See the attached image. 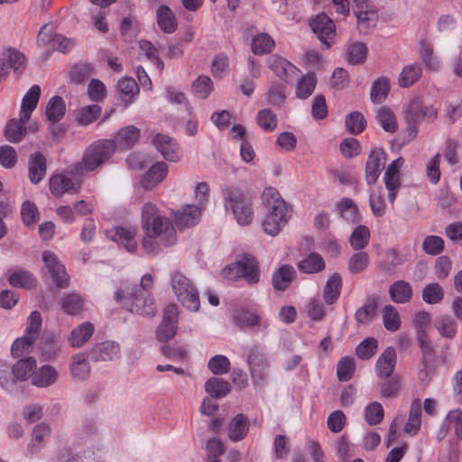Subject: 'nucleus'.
<instances>
[{
    "label": "nucleus",
    "instance_id": "6",
    "mask_svg": "<svg viewBox=\"0 0 462 462\" xmlns=\"http://www.w3.org/2000/svg\"><path fill=\"white\" fill-rule=\"evenodd\" d=\"M171 288L183 307L198 311L200 307L199 296L197 288L189 278L180 272H174L171 279Z\"/></svg>",
    "mask_w": 462,
    "mask_h": 462
},
{
    "label": "nucleus",
    "instance_id": "8",
    "mask_svg": "<svg viewBox=\"0 0 462 462\" xmlns=\"http://www.w3.org/2000/svg\"><path fill=\"white\" fill-rule=\"evenodd\" d=\"M246 364L254 385L263 386L269 375L270 363L265 353L258 346L246 347Z\"/></svg>",
    "mask_w": 462,
    "mask_h": 462
},
{
    "label": "nucleus",
    "instance_id": "13",
    "mask_svg": "<svg viewBox=\"0 0 462 462\" xmlns=\"http://www.w3.org/2000/svg\"><path fill=\"white\" fill-rule=\"evenodd\" d=\"M79 178L71 179L65 174H56L49 180L50 190L55 197H61L65 193H78L81 188Z\"/></svg>",
    "mask_w": 462,
    "mask_h": 462
},
{
    "label": "nucleus",
    "instance_id": "49",
    "mask_svg": "<svg viewBox=\"0 0 462 462\" xmlns=\"http://www.w3.org/2000/svg\"><path fill=\"white\" fill-rule=\"evenodd\" d=\"M434 326L441 337L453 338L457 335V323L450 316H441L435 319Z\"/></svg>",
    "mask_w": 462,
    "mask_h": 462
},
{
    "label": "nucleus",
    "instance_id": "25",
    "mask_svg": "<svg viewBox=\"0 0 462 462\" xmlns=\"http://www.w3.org/2000/svg\"><path fill=\"white\" fill-rule=\"evenodd\" d=\"M402 385V376L395 374L391 377L379 378L377 390L382 398H395L399 395Z\"/></svg>",
    "mask_w": 462,
    "mask_h": 462
},
{
    "label": "nucleus",
    "instance_id": "4",
    "mask_svg": "<svg viewBox=\"0 0 462 462\" xmlns=\"http://www.w3.org/2000/svg\"><path fill=\"white\" fill-rule=\"evenodd\" d=\"M262 199L267 210L262 224L263 229L266 234L275 236L290 218L288 205L281 197L280 192L273 187L264 189Z\"/></svg>",
    "mask_w": 462,
    "mask_h": 462
},
{
    "label": "nucleus",
    "instance_id": "9",
    "mask_svg": "<svg viewBox=\"0 0 462 462\" xmlns=\"http://www.w3.org/2000/svg\"><path fill=\"white\" fill-rule=\"evenodd\" d=\"M438 109L432 105L425 106L420 97H414L404 108L406 123L420 124L422 121L433 123L438 118Z\"/></svg>",
    "mask_w": 462,
    "mask_h": 462
},
{
    "label": "nucleus",
    "instance_id": "56",
    "mask_svg": "<svg viewBox=\"0 0 462 462\" xmlns=\"http://www.w3.org/2000/svg\"><path fill=\"white\" fill-rule=\"evenodd\" d=\"M370 264L369 254L359 250L355 253L348 260L347 268L350 273L357 274L364 272Z\"/></svg>",
    "mask_w": 462,
    "mask_h": 462
},
{
    "label": "nucleus",
    "instance_id": "30",
    "mask_svg": "<svg viewBox=\"0 0 462 462\" xmlns=\"http://www.w3.org/2000/svg\"><path fill=\"white\" fill-rule=\"evenodd\" d=\"M94 325L88 321L83 322L75 328H73L69 337V345L72 347L82 346L94 333Z\"/></svg>",
    "mask_w": 462,
    "mask_h": 462
},
{
    "label": "nucleus",
    "instance_id": "33",
    "mask_svg": "<svg viewBox=\"0 0 462 462\" xmlns=\"http://www.w3.org/2000/svg\"><path fill=\"white\" fill-rule=\"evenodd\" d=\"M421 426V402L419 398L411 402L408 420L404 426V431L411 436L418 433Z\"/></svg>",
    "mask_w": 462,
    "mask_h": 462
},
{
    "label": "nucleus",
    "instance_id": "16",
    "mask_svg": "<svg viewBox=\"0 0 462 462\" xmlns=\"http://www.w3.org/2000/svg\"><path fill=\"white\" fill-rule=\"evenodd\" d=\"M385 160L386 155L383 149L375 148L370 152L365 164V180L369 185L375 183L378 180Z\"/></svg>",
    "mask_w": 462,
    "mask_h": 462
},
{
    "label": "nucleus",
    "instance_id": "29",
    "mask_svg": "<svg viewBox=\"0 0 462 462\" xmlns=\"http://www.w3.org/2000/svg\"><path fill=\"white\" fill-rule=\"evenodd\" d=\"M37 366L34 357L21 358L12 366V374L20 381L32 378Z\"/></svg>",
    "mask_w": 462,
    "mask_h": 462
},
{
    "label": "nucleus",
    "instance_id": "14",
    "mask_svg": "<svg viewBox=\"0 0 462 462\" xmlns=\"http://www.w3.org/2000/svg\"><path fill=\"white\" fill-rule=\"evenodd\" d=\"M312 31L318 35L320 42L326 46V49L330 48L329 40H332L336 35V25L334 22L324 13L319 14L310 23Z\"/></svg>",
    "mask_w": 462,
    "mask_h": 462
},
{
    "label": "nucleus",
    "instance_id": "39",
    "mask_svg": "<svg viewBox=\"0 0 462 462\" xmlns=\"http://www.w3.org/2000/svg\"><path fill=\"white\" fill-rule=\"evenodd\" d=\"M70 372L72 377L79 381H84L88 377L90 365L85 354L78 353L72 356Z\"/></svg>",
    "mask_w": 462,
    "mask_h": 462
},
{
    "label": "nucleus",
    "instance_id": "11",
    "mask_svg": "<svg viewBox=\"0 0 462 462\" xmlns=\"http://www.w3.org/2000/svg\"><path fill=\"white\" fill-rule=\"evenodd\" d=\"M42 261L51 277L52 282L60 289H65L69 284V277L65 267L60 263L56 254L51 251L42 253Z\"/></svg>",
    "mask_w": 462,
    "mask_h": 462
},
{
    "label": "nucleus",
    "instance_id": "53",
    "mask_svg": "<svg viewBox=\"0 0 462 462\" xmlns=\"http://www.w3.org/2000/svg\"><path fill=\"white\" fill-rule=\"evenodd\" d=\"M377 304L374 298H368L366 302L355 313V319L359 324L370 323L375 316Z\"/></svg>",
    "mask_w": 462,
    "mask_h": 462
},
{
    "label": "nucleus",
    "instance_id": "20",
    "mask_svg": "<svg viewBox=\"0 0 462 462\" xmlns=\"http://www.w3.org/2000/svg\"><path fill=\"white\" fill-rule=\"evenodd\" d=\"M140 135L141 131L139 128L134 125H127L117 131L112 142L115 143L116 150L117 148L127 150L137 143Z\"/></svg>",
    "mask_w": 462,
    "mask_h": 462
},
{
    "label": "nucleus",
    "instance_id": "51",
    "mask_svg": "<svg viewBox=\"0 0 462 462\" xmlns=\"http://www.w3.org/2000/svg\"><path fill=\"white\" fill-rule=\"evenodd\" d=\"M376 120L386 132L394 133L398 128L395 115L389 107H380L376 113Z\"/></svg>",
    "mask_w": 462,
    "mask_h": 462
},
{
    "label": "nucleus",
    "instance_id": "17",
    "mask_svg": "<svg viewBox=\"0 0 462 462\" xmlns=\"http://www.w3.org/2000/svg\"><path fill=\"white\" fill-rule=\"evenodd\" d=\"M397 362L396 351L393 346H388L378 357L374 372L378 378L391 377L394 375Z\"/></svg>",
    "mask_w": 462,
    "mask_h": 462
},
{
    "label": "nucleus",
    "instance_id": "27",
    "mask_svg": "<svg viewBox=\"0 0 462 462\" xmlns=\"http://www.w3.org/2000/svg\"><path fill=\"white\" fill-rule=\"evenodd\" d=\"M29 178L32 183H39L46 174V160L39 152L30 156L29 163Z\"/></svg>",
    "mask_w": 462,
    "mask_h": 462
},
{
    "label": "nucleus",
    "instance_id": "1",
    "mask_svg": "<svg viewBox=\"0 0 462 462\" xmlns=\"http://www.w3.org/2000/svg\"><path fill=\"white\" fill-rule=\"evenodd\" d=\"M141 223L144 232L142 245L146 254L156 255L162 248L176 243V230L171 221L160 214L155 204L146 202L141 211Z\"/></svg>",
    "mask_w": 462,
    "mask_h": 462
},
{
    "label": "nucleus",
    "instance_id": "45",
    "mask_svg": "<svg viewBox=\"0 0 462 462\" xmlns=\"http://www.w3.org/2000/svg\"><path fill=\"white\" fill-rule=\"evenodd\" d=\"M205 391L211 397L219 399L226 396L231 391V387L227 381L218 377H211L205 383Z\"/></svg>",
    "mask_w": 462,
    "mask_h": 462
},
{
    "label": "nucleus",
    "instance_id": "48",
    "mask_svg": "<svg viewBox=\"0 0 462 462\" xmlns=\"http://www.w3.org/2000/svg\"><path fill=\"white\" fill-rule=\"evenodd\" d=\"M51 428L45 423L37 424L32 430V438L28 446L31 453L34 454L40 451L42 447V442L50 437Z\"/></svg>",
    "mask_w": 462,
    "mask_h": 462
},
{
    "label": "nucleus",
    "instance_id": "35",
    "mask_svg": "<svg viewBox=\"0 0 462 462\" xmlns=\"http://www.w3.org/2000/svg\"><path fill=\"white\" fill-rule=\"evenodd\" d=\"M249 430V422L247 418L239 413L231 420L228 427V437L233 441H240L246 436Z\"/></svg>",
    "mask_w": 462,
    "mask_h": 462
},
{
    "label": "nucleus",
    "instance_id": "54",
    "mask_svg": "<svg viewBox=\"0 0 462 462\" xmlns=\"http://www.w3.org/2000/svg\"><path fill=\"white\" fill-rule=\"evenodd\" d=\"M102 108L100 106L94 104L81 107L77 113V121L80 125H88L100 116Z\"/></svg>",
    "mask_w": 462,
    "mask_h": 462
},
{
    "label": "nucleus",
    "instance_id": "34",
    "mask_svg": "<svg viewBox=\"0 0 462 462\" xmlns=\"http://www.w3.org/2000/svg\"><path fill=\"white\" fill-rule=\"evenodd\" d=\"M297 266L300 273L310 274L322 272L325 269L326 263L319 254L310 253L300 260Z\"/></svg>",
    "mask_w": 462,
    "mask_h": 462
},
{
    "label": "nucleus",
    "instance_id": "58",
    "mask_svg": "<svg viewBox=\"0 0 462 462\" xmlns=\"http://www.w3.org/2000/svg\"><path fill=\"white\" fill-rule=\"evenodd\" d=\"M367 55V47L363 42H352L346 49V60L351 64L363 63Z\"/></svg>",
    "mask_w": 462,
    "mask_h": 462
},
{
    "label": "nucleus",
    "instance_id": "36",
    "mask_svg": "<svg viewBox=\"0 0 462 462\" xmlns=\"http://www.w3.org/2000/svg\"><path fill=\"white\" fill-rule=\"evenodd\" d=\"M275 47V41L266 32L254 35L252 39L251 50L255 55L269 54Z\"/></svg>",
    "mask_w": 462,
    "mask_h": 462
},
{
    "label": "nucleus",
    "instance_id": "42",
    "mask_svg": "<svg viewBox=\"0 0 462 462\" xmlns=\"http://www.w3.org/2000/svg\"><path fill=\"white\" fill-rule=\"evenodd\" d=\"M117 89L125 106L132 103L133 98L139 94L140 90L138 84L132 78H124L119 80Z\"/></svg>",
    "mask_w": 462,
    "mask_h": 462
},
{
    "label": "nucleus",
    "instance_id": "44",
    "mask_svg": "<svg viewBox=\"0 0 462 462\" xmlns=\"http://www.w3.org/2000/svg\"><path fill=\"white\" fill-rule=\"evenodd\" d=\"M421 74L422 68L420 63H412L405 66L398 79L400 87L409 88L412 86L419 80Z\"/></svg>",
    "mask_w": 462,
    "mask_h": 462
},
{
    "label": "nucleus",
    "instance_id": "40",
    "mask_svg": "<svg viewBox=\"0 0 462 462\" xmlns=\"http://www.w3.org/2000/svg\"><path fill=\"white\" fill-rule=\"evenodd\" d=\"M450 429H454L455 435L462 439V411L459 409L450 411L444 419L440 432L445 437Z\"/></svg>",
    "mask_w": 462,
    "mask_h": 462
},
{
    "label": "nucleus",
    "instance_id": "3",
    "mask_svg": "<svg viewBox=\"0 0 462 462\" xmlns=\"http://www.w3.org/2000/svg\"><path fill=\"white\" fill-rule=\"evenodd\" d=\"M153 279L150 273L142 276L140 284L134 285L127 296L119 289L114 298L132 313L142 316H153L156 312L154 300L150 293L152 288Z\"/></svg>",
    "mask_w": 462,
    "mask_h": 462
},
{
    "label": "nucleus",
    "instance_id": "61",
    "mask_svg": "<svg viewBox=\"0 0 462 462\" xmlns=\"http://www.w3.org/2000/svg\"><path fill=\"white\" fill-rule=\"evenodd\" d=\"M33 337L23 335V337L16 338L12 345L11 353L15 358H19L24 355H28L32 352L33 345L35 343Z\"/></svg>",
    "mask_w": 462,
    "mask_h": 462
},
{
    "label": "nucleus",
    "instance_id": "12",
    "mask_svg": "<svg viewBox=\"0 0 462 462\" xmlns=\"http://www.w3.org/2000/svg\"><path fill=\"white\" fill-rule=\"evenodd\" d=\"M152 143L166 161L175 162L180 160L181 149L172 137L164 134H157Z\"/></svg>",
    "mask_w": 462,
    "mask_h": 462
},
{
    "label": "nucleus",
    "instance_id": "5",
    "mask_svg": "<svg viewBox=\"0 0 462 462\" xmlns=\"http://www.w3.org/2000/svg\"><path fill=\"white\" fill-rule=\"evenodd\" d=\"M221 190L226 210L232 212L238 225H250L254 218L251 199L239 187L234 185L222 187Z\"/></svg>",
    "mask_w": 462,
    "mask_h": 462
},
{
    "label": "nucleus",
    "instance_id": "47",
    "mask_svg": "<svg viewBox=\"0 0 462 462\" xmlns=\"http://www.w3.org/2000/svg\"><path fill=\"white\" fill-rule=\"evenodd\" d=\"M357 18V29L361 34H368L376 25V14L372 10L354 11Z\"/></svg>",
    "mask_w": 462,
    "mask_h": 462
},
{
    "label": "nucleus",
    "instance_id": "7",
    "mask_svg": "<svg viewBox=\"0 0 462 462\" xmlns=\"http://www.w3.org/2000/svg\"><path fill=\"white\" fill-rule=\"evenodd\" d=\"M223 274L228 280L244 278L247 283L255 284L260 279L258 262L253 255H241L234 263L224 268Z\"/></svg>",
    "mask_w": 462,
    "mask_h": 462
},
{
    "label": "nucleus",
    "instance_id": "21",
    "mask_svg": "<svg viewBox=\"0 0 462 462\" xmlns=\"http://www.w3.org/2000/svg\"><path fill=\"white\" fill-rule=\"evenodd\" d=\"M202 208L197 205H187L174 215V221L180 228L193 226L200 221Z\"/></svg>",
    "mask_w": 462,
    "mask_h": 462
},
{
    "label": "nucleus",
    "instance_id": "52",
    "mask_svg": "<svg viewBox=\"0 0 462 462\" xmlns=\"http://www.w3.org/2000/svg\"><path fill=\"white\" fill-rule=\"evenodd\" d=\"M9 283L14 287L31 289L36 285V279L28 271L18 270L9 276Z\"/></svg>",
    "mask_w": 462,
    "mask_h": 462
},
{
    "label": "nucleus",
    "instance_id": "46",
    "mask_svg": "<svg viewBox=\"0 0 462 462\" xmlns=\"http://www.w3.org/2000/svg\"><path fill=\"white\" fill-rule=\"evenodd\" d=\"M390 91V81L385 77L376 79L371 88L370 98L374 104L383 103Z\"/></svg>",
    "mask_w": 462,
    "mask_h": 462
},
{
    "label": "nucleus",
    "instance_id": "19",
    "mask_svg": "<svg viewBox=\"0 0 462 462\" xmlns=\"http://www.w3.org/2000/svg\"><path fill=\"white\" fill-rule=\"evenodd\" d=\"M167 174L168 165L164 162H158L143 176L141 185L146 190L152 189L166 178Z\"/></svg>",
    "mask_w": 462,
    "mask_h": 462
},
{
    "label": "nucleus",
    "instance_id": "18",
    "mask_svg": "<svg viewBox=\"0 0 462 462\" xmlns=\"http://www.w3.org/2000/svg\"><path fill=\"white\" fill-rule=\"evenodd\" d=\"M297 273L291 264L284 263L277 268L272 274V285L276 291H284L296 279Z\"/></svg>",
    "mask_w": 462,
    "mask_h": 462
},
{
    "label": "nucleus",
    "instance_id": "63",
    "mask_svg": "<svg viewBox=\"0 0 462 462\" xmlns=\"http://www.w3.org/2000/svg\"><path fill=\"white\" fill-rule=\"evenodd\" d=\"M59 351L60 346L53 334H49L42 337L41 355L45 360L55 358Z\"/></svg>",
    "mask_w": 462,
    "mask_h": 462
},
{
    "label": "nucleus",
    "instance_id": "2",
    "mask_svg": "<svg viewBox=\"0 0 462 462\" xmlns=\"http://www.w3.org/2000/svg\"><path fill=\"white\" fill-rule=\"evenodd\" d=\"M116 146L112 139H98L92 142L83 152L81 159L70 164L66 173L73 178H82L99 171L115 154Z\"/></svg>",
    "mask_w": 462,
    "mask_h": 462
},
{
    "label": "nucleus",
    "instance_id": "15",
    "mask_svg": "<svg viewBox=\"0 0 462 462\" xmlns=\"http://www.w3.org/2000/svg\"><path fill=\"white\" fill-rule=\"evenodd\" d=\"M268 67L279 79L287 84L293 81V77L299 71L295 65L278 55H272L269 58Z\"/></svg>",
    "mask_w": 462,
    "mask_h": 462
},
{
    "label": "nucleus",
    "instance_id": "10",
    "mask_svg": "<svg viewBox=\"0 0 462 462\" xmlns=\"http://www.w3.org/2000/svg\"><path fill=\"white\" fill-rule=\"evenodd\" d=\"M178 329V307L169 304L163 310V318L156 330V338L162 343H167L174 337Z\"/></svg>",
    "mask_w": 462,
    "mask_h": 462
},
{
    "label": "nucleus",
    "instance_id": "41",
    "mask_svg": "<svg viewBox=\"0 0 462 462\" xmlns=\"http://www.w3.org/2000/svg\"><path fill=\"white\" fill-rule=\"evenodd\" d=\"M84 299L78 293H68L60 300L63 312L68 315H78L84 310Z\"/></svg>",
    "mask_w": 462,
    "mask_h": 462
},
{
    "label": "nucleus",
    "instance_id": "57",
    "mask_svg": "<svg viewBox=\"0 0 462 462\" xmlns=\"http://www.w3.org/2000/svg\"><path fill=\"white\" fill-rule=\"evenodd\" d=\"M27 122H22L13 119L10 120L5 131V135L6 139L11 143H18L20 142L26 133L25 124Z\"/></svg>",
    "mask_w": 462,
    "mask_h": 462
},
{
    "label": "nucleus",
    "instance_id": "24",
    "mask_svg": "<svg viewBox=\"0 0 462 462\" xmlns=\"http://www.w3.org/2000/svg\"><path fill=\"white\" fill-rule=\"evenodd\" d=\"M233 321L240 329L245 328H255L263 326L267 328V323L262 321L261 315L257 310H240L233 315Z\"/></svg>",
    "mask_w": 462,
    "mask_h": 462
},
{
    "label": "nucleus",
    "instance_id": "38",
    "mask_svg": "<svg viewBox=\"0 0 462 462\" xmlns=\"http://www.w3.org/2000/svg\"><path fill=\"white\" fill-rule=\"evenodd\" d=\"M342 288L341 276L335 273H333L326 282L323 291V299L328 305L335 303L339 298Z\"/></svg>",
    "mask_w": 462,
    "mask_h": 462
},
{
    "label": "nucleus",
    "instance_id": "64",
    "mask_svg": "<svg viewBox=\"0 0 462 462\" xmlns=\"http://www.w3.org/2000/svg\"><path fill=\"white\" fill-rule=\"evenodd\" d=\"M213 82L208 76L200 75L194 80L192 89L199 98H207L213 90Z\"/></svg>",
    "mask_w": 462,
    "mask_h": 462
},
{
    "label": "nucleus",
    "instance_id": "55",
    "mask_svg": "<svg viewBox=\"0 0 462 462\" xmlns=\"http://www.w3.org/2000/svg\"><path fill=\"white\" fill-rule=\"evenodd\" d=\"M345 125L351 134L357 135L365 129L366 120L361 112L354 111L346 116Z\"/></svg>",
    "mask_w": 462,
    "mask_h": 462
},
{
    "label": "nucleus",
    "instance_id": "43",
    "mask_svg": "<svg viewBox=\"0 0 462 462\" xmlns=\"http://www.w3.org/2000/svg\"><path fill=\"white\" fill-rule=\"evenodd\" d=\"M66 112V105L63 98L60 96L52 97L46 106V117L51 123L60 121Z\"/></svg>",
    "mask_w": 462,
    "mask_h": 462
},
{
    "label": "nucleus",
    "instance_id": "22",
    "mask_svg": "<svg viewBox=\"0 0 462 462\" xmlns=\"http://www.w3.org/2000/svg\"><path fill=\"white\" fill-rule=\"evenodd\" d=\"M90 355L94 361H112L120 356V346L115 341L106 340L97 344Z\"/></svg>",
    "mask_w": 462,
    "mask_h": 462
},
{
    "label": "nucleus",
    "instance_id": "50",
    "mask_svg": "<svg viewBox=\"0 0 462 462\" xmlns=\"http://www.w3.org/2000/svg\"><path fill=\"white\" fill-rule=\"evenodd\" d=\"M370 230L367 226L360 225L356 226L349 238V244L354 250H363L369 244Z\"/></svg>",
    "mask_w": 462,
    "mask_h": 462
},
{
    "label": "nucleus",
    "instance_id": "60",
    "mask_svg": "<svg viewBox=\"0 0 462 462\" xmlns=\"http://www.w3.org/2000/svg\"><path fill=\"white\" fill-rule=\"evenodd\" d=\"M383 322L384 328L392 332L397 331L401 327V318L397 309L393 305H385L383 309Z\"/></svg>",
    "mask_w": 462,
    "mask_h": 462
},
{
    "label": "nucleus",
    "instance_id": "28",
    "mask_svg": "<svg viewBox=\"0 0 462 462\" xmlns=\"http://www.w3.org/2000/svg\"><path fill=\"white\" fill-rule=\"evenodd\" d=\"M411 285L403 280L396 281L389 287L391 300L398 304L407 303L412 298Z\"/></svg>",
    "mask_w": 462,
    "mask_h": 462
},
{
    "label": "nucleus",
    "instance_id": "32",
    "mask_svg": "<svg viewBox=\"0 0 462 462\" xmlns=\"http://www.w3.org/2000/svg\"><path fill=\"white\" fill-rule=\"evenodd\" d=\"M59 376L56 368L50 365L41 366L32 378V383L38 387H48L55 383Z\"/></svg>",
    "mask_w": 462,
    "mask_h": 462
},
{
    "label": "nucleus",
    "instance_id": "62",
    "mask_svg": "<svg viewBox=\"0 0 462 462\" xmlns=\"http://www.w3.org/2000/svg\"><path fill=\"white\" fill-rule=\"evenodd\" d=\"M257 124L264 132H273L278 124L277 116L269 108L262 109L257 114Z\"/></svg>",
    "mask_w": 462,
    "mask_h": 462
},
{
    "label": "nucleus",
    "instance_id": "23",
    "mask_svg": "<svg viewBox=\"0 0 462 462\" xmlns=\"http://www.w3.org/2000/svg\"><path fill=\"white\" fill-rule=\"evenodd\" d=\"M41 96V88L39 85H32L25 93L22 99L20 109V120L22 122H28L31 118L32 113L37 107Z\"/></svg>",
    "mask_w": 462,
    "mask_h": 462
},
{
    "label": "nucleus",
    "instance_id": "26",
    "mask_svg": "<svg viewBox=\"0 0 462 462\" xmlns=\"http://www.w3.org/2000/svg\"><path fill=\"white\" fill-rule=\"evenodd\" d=\"M156 21L160 29L165 33H173L177 30V18L168 5H162L157 8Z\"/></svg>",
    "mask_w": 462,
    "mask_h": 462
},
{
    "label": "nucleus",
    "instance_id": "37",
    "mask_svg": "<svg viewBox=\"0 0 462 462\" xmlns=\"http://www.w3.org/2000/svg\"><path fill=\"white\" fill-rule=\"evenodd\" d=\"M317 86V76L314 72H309L302 75L297 81L295 88V96L300 99L310 97Z\"/></svg>",
    "mask_w": 462,
    "mask_h": 462
},
{
    "label": "nucleus",
    "instance_id": "31",
    "mask_svg": "<svg viewBox=\"0 0 462 462\" xmlns=\"http://www.w3.org/2000/svg\"><path fill=\"white\" fill-rule=\"evenodd\" d=\"M136 229L134 227H124L116 226L114 230L112 239L124 245L125 248L133 253L137 248V243L135 240Z\"/></svg>",
    "mask_w": 462,
    "mask_h": 462
},
{
    "label": "nucleus",
    "instance_id": "59",
    "mask_svg": "<svg viewBox=\"0 0 462 462\" xmlns=\"http://www.w3.org/2000/svg\"><path fill=\"white\" fill-rule=\"evenodd\" d=\"M356 371V362L351 356L341 357L337 365V375L340 382L349 381Z\"/></svg>",
    "mask_w": 462,
    "mask_h": 462
}]
</instances>
